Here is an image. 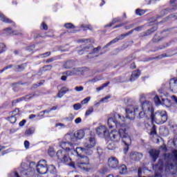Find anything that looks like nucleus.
I'll return each instance as SVG.
<instances>
[{"label":"nucleus","mask_w":177,"mask_h":177,"mask_svg":"<svg viewBox=\"0 0 177 177\" xmlns=\"http://www.w3.org/2000/svg\"><path fill=\"white\" fill-rule=\"evenodd\" d=\"M66 121H73L74 120V115L71 114L69 117L65 118Z\"/></svg>","instance_id":"obj_54"},{"label":"nucleus","mask_w":177,"mask_h":177,"mask_svg":"<svg viewBox=\"0 0 177 177\" xmlns=\"http://www.w3.org/2000/svg\"><path fill=\"white\" fill-rule=\"evenodd\" d=\"M83 146L87 149V153L92 156L93 154V150H95V146H96V139L95 137L86 138L83 142Z\"/></svg>","instance_id":"obj_8"},{"label":"nucleus","mask_w":177,"mask_h":177,"mask_svg":"<svg viewBox=\"0 0 177 177\" xmlns=\"http://www.w3.org/2000/svg\"><path fill=\"white\" fill-rule=\"evenodd\" d=\"M65 74L68 77H71L73 75H81V74H82V70L81 68H73L71 70L67 71Z\"/></svg>","instance_id":"obj_13"},{"label":"nucleus","mask_w":177,"mask_h":177,"mask_svg":"<svg viewBox=\"0 0 177 177\" xmlns=\"http://www.w3.org/2000/svg\"><path fill=\"white\" fill-rule=\"evenodd\" d=\"M0 20H1V21H3L4 23H12V20L6 18V17H5V15H3V14L2 13H0Z\"/></svg>","instance_id":"obj_28"},{"label":"nucleus","mask_w":177,"mask_h":177,"mask_svg":"<svg viewBox=\"0 0 177 177\" xmlns=\"http://www.w3.org/2000/svg\"><path fill=\"white\" fill-rule=\"evenodd\" d=\"M154 113L153 104L148 100L142 103V108L139 106H130L126 109V118L129 120H133L135 115L138 114L140 118L149 117Z\"/></svg>","instance_id":"obj_2"},{"label":"nucleus","mask_w":177,"mask_h":177,"mask_svg":"<svg viewBox=\"0 0 177 177\" xmlns=\"http://www.w3.org/2000/svg\"><path fill=\"white\" fill-rule=\"evenodd\" d=\"M81 107H82V106L81 104H80V103H77V104H75L73 105V109H74V110H76V111L80 110V109H81Z\"/></svg>","instance_id":"obj_50"},{"label":"nucleus","mask_w":177,"mask_h":177,"mask_svg":"<svg viewBox=\"0 0 177 177\" xmlns=\"http://www.w3.org/2000/svg\"><path fill=\"white\" fill-rule=\"evenodd\" d=\"M118 171L122 175H124V174H127V166H125V165H122L120 167H118Z\"/></svg>","instance_id":"obj_27"},{"label":"nucleus","mask_w":177,"mask_h":177,"mask_svg":"<svg viewBox=\"0 0 177 177\" xmlns=\"http://www.w3.org/2000/svg\"><path fill=\"white\" fill-rule=\"evenodd\" d=\"M107 149L108 150H114V149H115V145H114V143L112 142H108Z\"/></svg>","instance_id":"obj_32"},{"label":"nucleus","mask_w":177,"mask_h":177,"mask_svg":"<svg viewBox=\"0 0 177 177\" xmlns=\"http://www.w3.org/2000/svg\"><path fill=\"white\" fill-rule=\"evenodd\" d=\"M151 120L154 121L156 124H162L165 122H167L168 120V116L167 115V111H159L155 114L153 113L150 115Z\"/></svg>","instance_id":"obj_6"},{"label":"nucleus","mask_w":177,"mask_h":177,"mask_svg":"<svg viewBox=\"0 0 177 177\" xmlns=\"http://www.w3.org/2000/svg\"><path fill=\"white\" fill-rule=\"evenodd\" d=\"M63 150H59L57 152V159L63 164H68L71 162V158L68 156V153L75 151V147L74 144L69 142H62L59 145Z\"/></svg>","instance_id":"obj_4"},{"label":"nucleus","mask_w":177,"mask_h":177,"mask_svg":"<svg viewBox=\"0 0 177 177\" xmlns=\"http://www.w3.org/2000/svg\"><path fill=\"white\" fill-rule=\"evenodd\" d=\"M152 41L153 42L157 43L159 42V41H161V38L160 37H158L157 35H155Z\"/></svg>","instance_id":"obj_51"},{"label":"nucleus","mask_w":177,"mask_h":177,"mask_svg":"<svg viewBox=\"0 0 177 177\" xmlns=\"http://www.w3.org/2000/svg\"><path fill=\"white\" fill-rule=\"evenodd\" d=\"M145 13H146V11H145V10L137 9L136 10V14L137 15V16H143Z\"/></svg>","instance_id":"obj_37"},{"label":"nucleus","mask_w":177,"mask_h":177,"mask_svg":"<svg viewBox=\"0 0 177 177\" xmlns=\"http://www.w3.org/2000/svg\"><path fill=\"white\" fill-rule=\"evenodd\" d=\"M125 37H128V35H127V33L122 34V35H119L118 37L113 39L109 43H108L104 46V48H108V46H110V45H113V44H115V43L118 42V41H121V40L124 39V38H125Z\"/></svg>","instance_id":"obj_18"},{"label":"nucleus","mask_w":177,"mask_h":177,"mask_svg":"<svg viewBox=\"0 0 177 177\" xmlns=\"http://www.w3.org/2000/svg\"><path fill=\"white\" fill-rule=\"evenodd\" d=\"M48 56H50V52H46L43 54H40L37 56V57H41V59H44L45 57H48Z\"/></svg>","instance_id":"obj_40"},{"label":"nucleus","mask_w":177,"mask_h":177,"mask_svg":"<svg viewBox=\"0 0 177 177\" xmlns=\"http://www.w3.org/2000/svg\"><path fill=\"white\" fill-rule=\"evenodd\" d=\"M74 136L77 139H82L85 136V132L84 130H79L74 133Z\"/></svg>","instance_id":"obj_23"},{"label":"nucleus","mask_w":177,"mask_h":177,"mask_svg":"<svg viewBox=\"0 0 177 177\" xmlns=\"http://www.w3.org/2000/svg\"><path fill=\"white\" fill-rule=\"evenodd\" d=\"M100 173L102 175L107 173V167H103L101 170H100Z\"/></svg>","instance_id":"obj_56"},{"label":"nucleus","mask_w":177,"mask_h":177,"mask_svg":"<svg viewBox=\"0 0 177 177\" xmlns=\"http://www.w3.org/2000/svg\"><path fill=\"white\" fill-rule=\"evenodd\" d=\"M97 134L100 138H107L109 136V131H107V127L104 126H100L97 128Z\"/></svg>","instance_id":"obj_12"},{"label":"nucleus","mask_w":177,"mask_h":177,"mask_svg":"<svg viewBox=\"0 0 177 177\" xmlns=\"http://www.w3.org/2000/svg\"><path fill=\"white\" fill-rule=\"evenodd\" d=\"M165 160L166 161L165 171H174L177 169V150H174L171 153H165L164 155Z\"/></svg>","instance_id":"obj_5"},{"label":"nucleus","mask_w":177,"mask_h":177,"mask_svg":"<svg viewBox=\"0 0 177 177\" xmlns=\"http://www.w3.org/2000/svg\"><path fill=\"white\" fill-rule=\"evenodd\" d=\"M55 60H57V57H53L48 59L46 63H52V62H55Z\"/></svg>","instance_id":"obj_47"},{"label":"nucleus","mask_w":177,"mask_h":177,"mask_svg":"<svg viewBox=\"0 0 177 177\" xmlns=\"http://www.w3.org/2000/svg\"><path fill=\"white\" fill-rule=\"evenodd\" d=\"M100 49H102V47L100 46H98L97 48L93 47L91 55H97V53H99V50H100Z\"/></svg>","instance_id":"obj_38"},{"label":"nucleus","mask_w":177,"mask_h":177,"mask_svg":"<svg viewBox=\"0 0 177 177\" xmlns=\"http://www.w3.org/2000/svg\"><path fill=\"white\" fill-rule=\"evenodd\" d=\"M30 165H35L36 167L37 171L40 175H45L46 174H48V164L45 160H39L37 165L35 162H30Z\"/></svg>","instance_id":"obj_9"},{"label":"nucleus","mask_w":177,"mask_h":177,"mask_svg":"<svg viewBox=\"0 0 177 177\" xmlns=\"http://www.w3.org/2000/svg\"><path fill=\"white\" fill-rule=\"evenodd\" d=\"M19 109H15V110L12 112V113L14 114V115H17V114H19Z\"/></svg>","instance_id":"obj_64"},{"label":"nucleus","mask_w":177,"mask_h":177,"mask_svg":"<svg viewBox=\"0 0 177 177\" xmlns=\"http://www.w3.org/2000/svg\"><path fill=\"white\" fill-rule=\"evenodd\" d=\"M75 124H80V122H82V119L81 118H77L75 120Z\"/></svg>","instance_id":"obj_61"},{"label":"nucleus","mask_w":177,"mask_h":177,"mask_svg":"<svg viewBox=\"0 0 177 177\" xmlns=\"http://www.w3.org/2000/svg\"><path fill=\"white\" fill-rule=\"evenodd\" d=\"M64 26L66 27V28H75L74 25H73L71 23L66 24L64 25Z\"/></svg>","instance_id":"obj_52"},{"label":"nucleus","mask_w":177,"mask_h":177,"mask_svg":"<svg viewBox=\"0 0 177 177\" xmlns=\"http://www.w3.org/2000/svg\"><path fill=\"white\" fill-rule=\"evenodd\" d=\"M27 175H28L27 174V171L24 170V171H21V176H23V177H28Z\"/></svg>","instance_id":"obj_57"},{"label":"nucleus","mask_w":177,"mask_h":177,"mask_svg":"<svg viewBox=\"0 0 177 177\" xmlns=\"http://www.w3.org/2000/svg\"><path fill=\"white\" fill-rule=\"evenodd\" d=\"M149 154L152 158V161H153V162H156L157 158H158V156H160V150L151 149L149 151Z\"/></svg>","instance_id":"obj_16"},{"label":"nucleus","mask_w":177,"mask_h":177,"mask_svg":"<svg viewBox=\"0 0 177 177\" xmlns=\"http://www.w3.org/2000/svg\"><path fill=\"white\" fill-rule=\"evenodd\" d=\"M75 91H76V92H82V91H84V86H75Z\"/></svg>","instance_id":"obj_46"},{"label":"nucleus","mask_w":177,"mask_h":177,"mask_svg":"<svg viewBox=\"0 0 177 177\" xmlns=\"http://www.w3.org/2000/svg\"><path fill=\"white\" fill-rule=\"evenodd\" d=\"M171 100H173V102H174L176 104H177V97L176 95L171 96Z\"/></svg>","instance_id":"obj_62"},{"label":"nucleus","mask_w":177,"mask_h":177,"mask_svg":"<svg viewBox=\"0 0 177 177\" xmlns=\"http://www.w3.org/2000/svg\"><path fill=\"white\" fill-rule=\"evenodd\" d=\"M48 172H50V174H55V172H56V167L53 165H50L48 167Z\"/></svg>","instance_id":"obj_36"},{"label":"nucleus","mask_w":177,"mask_h":177,"mask_svg":"<svg viewBox=\"0 0 177 177\" xmlns=\"http://www.w3.org/2000/svg\"><path fill=\"white\" fill-rule=\"evenodd\" d=\"M109 84H110V82H108L107 83L103 84L102 85V86L97 87L96 88L97 92H100V91H103V89H104V88H106V86H109Z\"/></svg>","instance_id":"obj_34"},{"label":"nucleus","mask_w":177,"mask_h":177,"mask_svg":"<svg viewBox=\"0 0 177 177\" xmlns=\"http://www.w3.org/2000/svg\"><path fill=\"white\" fill-rule=\"evenodd\" d=\"M120 21H121V18H120V17L115 18V19L112 21V22H111V24L106 25L105 27H111V26L115 24V23L120 22Z\"/></svg>","instance_id":"obj_30"},{"label":"nucleus","mask_w":177,"mask_h":177,"mask_svg":"<svg viewBox=\"0 0 177 177\" xmlns=\"http://www.w3.org/2000/svg\"><path fill=\"white\" fill-rule=\"evenodd\" d=\"M24 146L26 149H30V142L26 140L24 142Z\"/></svg>","instance_id":"obj_58"},{"label":"nucleus","mask_w":177,"mask_h":177,"mask_svg":"<svg viewBox=\"0 0 177 177\" xmlns=\"http://www.w3.org/2000/svg\"><path fill=\"white\" fill-rule=\"evenodd\" d=\"M92 113H93V107H90L85 113V115L88 116V115H91V114H92Z\"/></svg>","instance_id":"obj_44"},{"label":"nucleus","mask_w":177,"mask_h":177,"mask_svg":"<svg viewBox=\"0 0 177 177\" xmlns=\"http://www.w3.org/2000/svg\"><path fill=\"white\" fill-rule=\"evenodd\" d=\"M35 96H36L35 93H31L25 97L15 100L12 101V106H16L17 103H19V102H22V100H26V101L30 100V99H32Z\"/></svg>","instance_id":"obj_14"},{"label":"nucleus","mask_w":177,"mask_h":177,"mask_svg":"<svg viewBox=\"0 0 177 177\" xmlns=\"http://www.w3.org/2000/svg\"><path fill=\"white\" fill-rule=\"evenodd\" d=\"M174 10H177V4L173 8H171V9L167 8V9L164 10L162 12H164L165 15H167V13H168V12H174Z\"/></svg>","instance_id":"obj_33"},{"label":"nucleus","mask_w":177,"mask_h":177,"mask_svg":"<svg viewBox=\"0 0 177 177\" xmlns=\"http://www.w3.org/2000/svg\"><path fill=\"white\" fill-rule=\"evenodd\" d=\"M74 153L77 155L78 160L76 162H71L69 164L70 167L73 168H79L81 171H88L91 169V165H89V158L86 156H82V154H86V156H91V153H88V149L84 147H77L75 148Z\"/></svg>","instance_id":"obj_3"},{"label":"nucleus","mask_w":177,"mask_h":177,"mask_svg":"<svg viewBox=\"0 0 177 177\" xmlns=\"http://www.w3.org/2000/svg\"><path fill=\"white\" fill-rule=\"evenodd\" d=\"M79 42H82L83 44H86L87 46L83 47L82 49L78 50L79 55H84V53H88L89 55H92V50H93V46L92 44H94L93 39H80Z\"/></svg>","instance_id":"obj_7"},{"label":"nucleus","mask_w":177,"mask_h":177,"mask_svg":"<svg viewBox=\"0 0 177 177\" xmlns=\"http://www.w3.org/2000/svg\"><path fill=\"white\" fill-rule=\"evenodd\" d=\"M153 101L156 106H161L162 101L161 100H160L158 95H155V97H153Z\"/></svg>","instance_id":"obj_31"},{"label":"nucleus","mask_w":177,"mask_h":177,"mask_svg":"<svg viewBox=\"0 0 177 177\" xmlns=\"http://www.w3.org/2000/svg\"><path fill=\"white\" fill-rule=\"evenodd\" d=\"M68 91H73V90H69L68 88H66V87H62L58 92L57 95V97H59V99H62V97H63V96H64V95H66L67 93V92H68Z\"/></svg>","instance_id":"obj_21"},{"label":"nucleus","mask_w":177,"mask_h":177,"mask_svg":"<svg viewBox=\"0 0 177 177\" xmlns=\"http://www.w3.org/2000/svg\"><path fill=\"white\" fill-rule=\"evenodd\" d=\"M35 133V127H30L29 129L25 131V136H31V135H34Z\"/></svg>","instance_id":"obj_24"},{"label":"nucleus","mask_w":177,"mask_h":177,"mask_svg":"<svg viewBox=\"0 0 177 177\" xmlns=\"http://www.w3.org/2000/svg\"><path fill=\"white\" fill-rule=\"evenodd\" d=\"M82 28H83V30H92V26H89V25H82Z\"/></svg>","instance_id":"obj_53"},{"label":"nucleus","mask_w":177,"mask_h":177,"mask_svg":"<svg viewBox=\"0 0 177 177\" xmlns=\"http://www.w3.org/2000/svg\"><path fill=\"white\" fill-rule=\"evenodd\" d=\"M8 121L11 124H15V122H16V121H17V119L15 117V115H12V116H10V118H8Z\"/></svg>","instance_id":"obj_42"},{"label":"nucleus","mask_w":177,"mask_h":177,"mask_svg":"<svg viewBox=\"0 0 177 177\" xmlns=\"http://www.w3.org/2000/svg\"><path fill=\"white\" fill-rule=\"evenodd\" d=\"M130 158H131V160H133L134 161H140V160H142V158H143V153L136 151L132 152L130 154Z\"/></svg>","instance_id":"obj_19"},{"label":"nucleus","mask_w":177,"mask_h":177,"mask_svg":"<svg viewBox=\"0 0 177 177\" xmlns=\"http://www.w3.org/2000/svg\"><path fill=\"white\" fill-rule=\"evenodd\" d=\"M48 153L50 157H53V156L56 154V152H55V149H53V147H50L48 150Z\"/></svg>","instance_id":"obj_35"},{"label":"nucleus","mask_w":177,"mask_h":177,"mask_svg":"<svg viewBox=\"0 0 177 177\" xmlns=\"http://www.w3.org/2000/svg\"><path fill=\"white\" fill-rule=\"evenodd\" d=\"M108 136L111 142H120L121 138H122L120 129L118 131L117 130H112L109 133H108Z\"/></svg>","instance_id":"obj_11"},{"label":"nucleus","mask_w":177,"mask_h":177,"mask_svg":"<svg viewBox=\"0 0 177 177\" xmlns=\"http://www.w3.org/2000/svg\"><path fill=\"white\" fill-rule=\"evenodd\" d=\"M41 30H48V26L45 24L43 23L41 26Z\"/></svg>","instance_id":"obj_59"},{"label":"nucleus","mask_w":177,"mask_h":177,"mask_svg":"<svg viewBox=\"0 0 177 177\" xmlns=\"http://www.w3.org/2000/svg\"><path fill=\"white\" fill-rule=\"evenodd\" d=\"M145 99H146L145 94H141L140 95V102H143V100H145Z\"/></svg>","instance_id":"obj_60"},{"label":"nucleus","mask_w":177,"mask_h":177,"mask_svg":"<svg viewBox=\"0 0 177 177\" xmlns=\"http://www.w3.org/2000/svg\"><path fill=\"white\" fill-rule=\"evenodd\" d=\"M4 35H19V33H16L15 32H12V29L10 28H7L3 30Z\"/></svg>","instance_id":"obj_25"},{"label":"nucleus","mask_w":177,"mask_h":177,"mask_svg":"<svg viewBox=\"0 0 177 177\" xmlns=\"http://www.w3.org/2000/svg\"><path fill=\"white\" fill-rule=\"evenodd\" d=\"M50 70H52V65H46L42 68L43 71H50Z\"/></svg>","instance_id":"obj_43"},{"label":"nucleus","mask_w":177,"mask_h":177,"mask_svg":"<svg viewBox=\"0 0 177 177\" xmlns=\"http://www.w3.org/2000/svg\"><path fill=\"white\" fill-rule=\"evenodd\" d=\"M153 122H154V121L151 120V124L145 123V128H147V129H150L151 127H153V125H151V124H153Z\"/></svg>","instance_id":"obj_55"},{"label":"nucleus","mask_w":177,"mask_h":177,"mask_svg":"<svg viewBox=\"0 0 177 177\" xmlns=\"http://www.w3.org/2000/svg\"><path fill=\"white\" fill-rule=\"evenodd\" d=\"M159 93H160V97L162 98L161 105L165 106V107L169 108L172 106V102H171V100H168L167 96L168 94H165V91L164 88H160L158 90Z\"/></svg>","instance_id":"obj_10"},{"label":"nucleus","mask_w":177,"mask_h":177,"mask_svg":"<svg viewBox=\"0 0 177 177\" xmlns=\"http://www.w3.org/2000/svg\"><path fill=\"white\" fill-rule=\"evenodd\" d=\"M139 77H140V71L139 70L133 71L129 79L130 82H133V81H136V80H138Z\"/></svg>","instance_id":"obj_20"},{"label":"nucleus","mask_w":177,"mask_h":177,"mask_svg":"<svg viewBox=\"0 0 177 177\" xmlns=\"http://www.w3.org/2000/svg\"><path fill=\"white\" fill-rule=\"evenodd\" d=\"M26 120H23L19 122V127H24V124H26Z\"/></svg>","instance_id":"obj_63"},{"label":"nucleus","mask_w":177,"mask_h":177,"mask_svg":"<svg viewBox=\"0 0 177 177\" xmlns=\"http://www.w3.org/2000/svg\"><path fill=\"white\" fill-rule=\"evenodd\" d=\"M108 165L110 168H117L118 167V159L113 156L109 158Z\"/></svg>","instance_id":"obj_17"},{"label":"nucleus","mask_w":177,"mask_h":177,"mask_svg":"<svg viewBox=\"0 0 177 177\" xmlns=\"http://www.w3.org/2000/svg\"><path fill=\"white\" fill-rule=\"evenodd\" d=\"M6 48V46H5L4 44H0V53H3V52H5V48Z\"/></svg>","instance_id":"obj_45"},{"label":"nucleus","mask_w":177,"mask_h":177,"mask_svg":"<svg viewBox=\"0 0 177 177\" xmlns=\"http://www.w3.org/2000/svg\"><path fill=\"white\" fill-rule=\"evenodd\" d=\"M152 127L151 129V135H157V130H156V125L153 124V123H151Z\"/></svg>","instance_id":"obj_39"},{"label":"nucleus","mask_w":177,"mask_h":177,"mask_svg":"<svg viewBox=\"0 0 177 177\" xmlns=\"http://www.w3.org/2000/svg\"><path fill=\"white\" fill-rule=\"evenodd\" d=\"M26 67H27V64L24 63L22 64H20V65H16L14 67V70H15V71L20 73V72L23 71L24 70H25Z\"/></svg>","instance_id":"obj_22"},{"label":"nucleus","mask_w":177,"mask_h":177,"mask_svg":"<svg viewBox=\"0 0 177 177\" xmlns=\"http://www.w3.org/2000/svg\"><path fill=\"white\" fill-rule=\"evenodd\" d=\"M103 80V77L102 76H97L94 77L93 79H91L88 81V82H91V84H95V82H97L98 81H102Z\"/></svg>","instance_id":"obj_29"},{"label":"nucleus","mask_w":177,"mask_h":177,"mask_svg":"<svg viewBox=\"0 0 177 177\" xmlns=\"http://www.w3.org/2000/svg\"><path fill=\"white\" fill-rule=\"evenodd\" d=\"M111 97V96L106 95L105 97L100 100V103H107V102L109 101V99H110Z\"/></svg>","instance_id":"obj_41"},{"label":"nucleus","mask_w":177,"mask_h":177,"mask_svg":"<svg viewBox=\"0 0 177 177\" xmlns=\"http://www.w3.org/2000/svg\"><path fill=\"white\" fill-rule=\"evenodd\" d=\"M89 100H91V97H87L86 98L84 99L81 102V104H86V103H88L89 102Z\"/></svg>","instance_id":"obj_49"},{"label":"nucleus","mask_w":177,"mask_h":177,"mask_svg":"<svg viewBox=\"0 0 177 177\" xmlns=\"http://www.w3.org/2000/svg\"><path fill=\"white\" fill-rule=\"evenodd\" d=\"M107 124L109 128L111 129L115 128V127L117 128H120V132L122 136V142L124 143L125 146L124 151V153L128 152L129 145L131 143H132V140H131V137L127 134V128L125 127V117L122 116L117 113H113L108 118Z\"/></svg>","instance_id":"obj_1"},{"label":"nucleus","mask_w":177,"mask_h":177,"mask_svg":"<svg viewBox=\"0 0 177 177\" xmlns=\"http://www.w3.org/2000/svg\"><path fill=\"white\" fill-rule=\"evenodd\" d=\"M169 89L174 93H177V78L176 77H174L170 80Z\"/></svg>","instance_id":"obj_15"},{"label":"nucleus","mask_w":177,"mask_h":177,"mask_svg":"<svg viewBox=\"0 0 177 177\" xmlns=\"http://www.w3.org/2000/svg\"><path fill=\"white\" fill-rule=\"evenodd\" d=\"M156 30H157V28H151L146 32H142L141 37H147V35H150V34L154 32Z\"/></svg>","instance_id":"obj_26"},{"label":"nucleus","mask_w":177,"mask_h":177,"mask_svg":"<svg viewBox=\"0 0 177 177\" xmlns=\"http://www.w3.org/2000/svg\"><path fill=\"white\" fill-rule=\"evenodd\" d=\"M12 67H13V65L12 64L5 66L2 70L0 71V73H3V71H6V70L12 68Z\"/></svg>","instance_id":"obj_48"}]
</instances>
